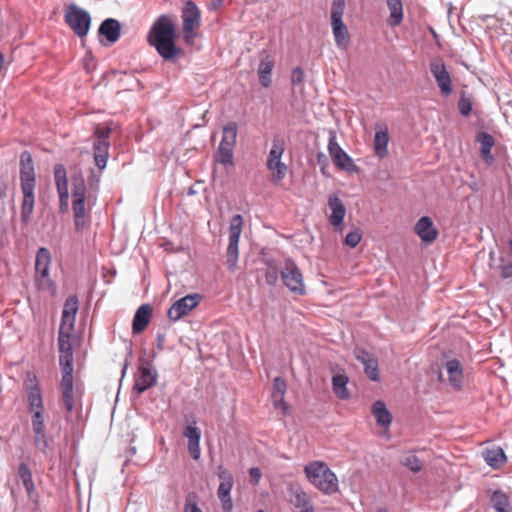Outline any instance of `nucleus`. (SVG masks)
I'll list each match as a JSON object with an SVG mask.
<instances>
[{
    "mask_svg": "<svg viewBox=\"0 0 512 512\" xmlns=\"http://www.w3.org/2000/svg\"><path fill=\"white\" fill-rule=\"evenodd\" d=\"M20 187L23 195L20 207V221L27 226L31 222L35 207L36 178L31 154L24 151L20 155Z\"/></svg>",
    "mask_w": 512,
    "mask_h": 512,
    "instance_id": "f257e3e1",
    "label": "nucleus"
},
{
    "mask_svg": "<svg viewBox=\"0 0 512 512\" xmlns=\"http://www.w3.org/2000/svg\"><path fill=\"white\" fill-rule=\"evenodd\" d=\"M148 43L165 60H174L181 50L175 45V28L172 20L161 15L152 25L148 34Z\"/></svg>",
    "mask_w": 512,
    "mask_h": 512,
    "instance_id": "f03ea898",
    "label": "nucleus"
},
{
    "mask_svg": "<svg viewBox=\"0 0 512 512\" xmlns=\"http://www.w3.org/2000/svg\"><path fill=\"white\" fill-rule=\"evenodd\" d=\"M148 43L165 60H174L181 50L175 45V28L172 20L161 15L152 25L148 34Z\"/></svg>",
    "mask_w": 512,
    "mask_h": 512,
    "instance_id": "7ed1b4c3",
    "label": "nucleus"
},
{
    "mask_svg": "<svg viewBox=\"0 0 512 512\" xmlns=\"http://www.w3.org/2000/svg\"><path fill=\"white\" fill-rule=\"evenodd\" d=\"M304 473L307 480L323 494L331 495L338 491V478L325 462L312 461L306 464Z\"/></svg>",
    "mask_w": 512,
    "mask_h": 512,
    "instance_id": "20e7f679",
    "label": "nucleus"
},
{
    "mask_svg": "<svg viewBox=\"0 0 512 512\" xmlns=\"http://www.w3.org/2000/svg\"><path fill=\"white\" fill-rule=\"evenodd\" d=\"M237 134L238 127L235 122L230 121L223 126L222 139L214 155L217 163L223 166L233 165Z\"/></svg>",
    "mask_w": 512,
    "mask_h": 512,
    "instance_id": "39448f33",
    "label": "nucleus"
},
{
    "mask_svg": "<svg viewBox=\"0 0 512 512\" xmlns=\"http://www.w3.org/2000/svg\"><path fill=\"white\" fill-rule=\"evenodd\" d=\"M345 0H333L331 6V26L335 43L338 48L345 49L349 42V32L343 22Z\"/></svg>",
    "mask_w": 512,
    "mask_h": 512,
    "instance_id": "423d86ee",
    "label": "nucleus"
},
{
    "mask_svg": "<svg viewBox=\"0 0 512 512\" xmlns=\"http://www.w3.org/2000/svg\"><path fill=\"white\" fill-rule=\"evenodd\" d=\"M280 275L284 286L291 293L299 296L306 294L303 274L294 260L290 258L285 260Z\"/></svg>",
    "mask_w": 512,
    "mask_h": 512,
    "instance_id": "0eeeda50",
    "label": "nucleus"
},
{
    "mask_svg": "<svg viewBox=\"0 0 512 512\" xmlns=\"http://www.w3.org/2000/svg\"><path fill=\"white\" fill-rule=\"evenodd\" d=\"M243 217L236 214L231 218L229 226V242L227 247V265L228 269L234 272L237 268L239 257V240L242 232Z\"/></svg>",
    "mask_w": 512,
    "mask_h": 512,
    "instance_id": "6e6552de",
    "label": "nucleus"
},
{
    "mask_svg": "<svg viewBox=\"0 0 512 512\" xmlns=\"http://www.w3.org/2000/svg\"><path fill=\"white\" fill-rule=\"evenodd\" d=\"M65 22L80 38L86 36L91 26L90 14L76 4H70L65 10Z\"/></svg>",
    "mask_w": 512,
    "mask_h": 512,
    "instance_id": "1a4fd4ad",
    "label": "nucleus"
},
{
    "mask_svg": "<svg viewBox=\"0 0 512 512\" xmlns=\"http://www.w3.org/2000/svg\"><path fill=\"white\" fill-rule=\"evenodd\" d=\"M183 38L187 44H192L196 37L195 30L201 23V12L197 5L189 0L182 9Z\"/></svg>",
    "mask_w": 512,
    "mask_h": 512,
    "instance_id": "9d476101",
    "label": "nucleus"
},
{
    "mask_svg": "<svg viewBox=\"0 0 512 512\" xmlns=\"http://www.w3.org/2000/svg\"><path fill=\"white\" fill-rule=\"evenodd\" d=\"M284 151V139L281 137H275L272 141V147L268 155L267 167L269 170L273 171V179L277 182L283 180L287 172V165L281 161Z\"/></svg>",
    "mask_w": 512,
    "mask_h": 512,
    "instance_id": "9b49d317",
    "label": "nucleus"
},
{
    "mask_svg": "<svg viewBox=\"0 0 512 512\" xmlns=\"http://www.w3.org/2000/svg\"><path fill=\"white\" fill-rule=\"evenodd\" d=\"M430 72L444 96H448L453 91L452 79L446 69L442 59H434L430 62Z\"/></svg>",
    "mask_w": 512,
    "mask_h": 512,
    "instance_id": "f8f14e48",
    "label": "nucleus"
},
{
    "mask_svg": "<svg viewBox=\"0 0 512 512\" xmlns=\"http://www.w3.org/2000/svg\"><path fill=\"white\" fill-rule=\"evenodd\" d=\"M199 294H189L178 299L168 310V317L172 321H178L192 311L200 301Z\"/></svg>",
    "mask_w": 512,
    "mask_h": 512,
    "instance_id": "ddd939ff",
    "label": "nucleus"
},
{
    "mask_svg": "<svg viewBox=\"0 0 512 512\" xmlns=\"http://www.w3.org/2000/svg\"><path fill=\"white\" fill-rule=\"evenodd\" d=\"M158 373L148 362L139 367V375L135 380L133 390L141 394L156 385Z\"/></svg>",
    "mask_w": 512,
    "mask_h": 512,
    "instance_id": "4468645a",
    "label": "nucleus"
},
{
    "mask_svg": "<svg viewBox=\"0 0 512 512\" xmlns=\"http://www.w3.org/2000/svg\"><path fill=\"white\" fill-rule=\"evenodd\" d=\"M54 178L59 195L60 210L62 212L68 209L69 190L66 168L62 164H57L54 167Z\"/></svg>",
    "mask_w": 512,
    "mask_h": 512,
    "instance_id": "2eb2a0df",
    "label": "nucleus"
},
{
    "mask_svg": "<svg viewBox=\"0 0 512 512\" xmlns=\"http://www.w3.org/2000/svg\"><path fill=\"white\" fill-rule=\"evenodd\" d=\"M259 65L257 75L263 88H269L272 84V71L274 69V59L267 51H262L259 55Z\"/></svg>",
    "mask_w": 512,
    "mask_h": 512,
    "instance_id": "dca6fc26",
    "label": "nucleus"
},
{
    "mask_svg": "<svg viewBox=\"0 0 512 512\" xmlns=\"http://www.w3.org/2000/svg\"><path fill=\"white\" fill-rule=\"evenodd\" d=\"M290 502L299 509L300 512H314L310 496L299 486H291L289 489Z\"/></svg>",
    "mask_w": 512,
    "mask_h": 512,
    "instance_id": "f3484780",
    "label": "nucleus"
},
{
    "mask_svg": "<svg viewBox=\"0 0 512 512\" xmlns=\"http://www.w3.org/2000/svg\"><path fill=\"white\" fill-rule=\"evenodd\" d=\"M414 231L425 243H431L438 237V230L428 216H423L416 222Z\"/></svg>",
    "mask_w": 512,
    "mask_h": 512,
    "instance_id": "a211bd4d",
    "label": "nucleus"
},
{
    "mask_svg": "<svg viewBox=\"0 0 512 512\" xmlns=\"http://www.w3.org/2000/svg\"><path fill=\"white\" fill-rule=\"evenodd\" d=\"M152 307L149 304L141 305L135 312L132 321V333L138 335L143 332L150 323Z\"/></svg>",
    "mask_w": 512,
    "mask_h": 512,
    "instance_id": "6ab92c4d",
    "label": "nucleus"
},
{
    "mask_svg": "<svg viewBox=\"0 0 512 512\" xmlns=\"http://www.w3.org/2000/svg\"><path fill=\"white\" fill-rule=\"evenodd\" d=\"M98 33L104 36L108 42L115 43L121 36V23L115 18H106L100 24Z\"/></svg>",
    "mask_w": 512,
    "mask_h": 512,
    "instance_id": "aec40b11",
    "label": "nucleus"
},
{
    "mask_svg": "<svg viewBox=\"0 0 512 512\" xmlns=\"http://www.w3.org/2000/svg\"><path fill=\"white\" fill-rule=\"evenodd\" d=\"M184 436L188 439V450L191 457L198 460L201 455L200 439L201 431L194 425H187L183 431Z\"/></svg>",
    "mask_w": 512,
    "mask_h": 512,
    "instance_id": "412c9836",
    "label": "nucleus"
},
{
    "mask_svg": "<svg viewBox=\"0 0 512 512\" xmlns=\"http://www.w3.org/2000/svg\"><path fill=\"white\" fill-rule=\"evenodd\" d=\"M328 206L331 210L329 216V222L334 227H339L344 220L346 214V208L343 202L335 195H331L328 198Z\"/></svg>",
    "mask_w": 512,
    "mask_h": 512,
    "instance_id": "4be33fe9",
    "label": "nucleus"
},
{
    "mask_svg": "<svg viewBox=\"0 0 512 512\" xmlns=\"http://www.w3.org/2000/svg\"><path fill=\"white\" fill-rule=\"evenodd\" d=\"M19 477L27 492L28 498L33 503H37L38 494L35 490V485L32 478V472L26 463H20L18 468Z\"/></svg>",
    "mask_w": 512,
    "mask_h": 512,
    "instance_id": "5701e85b",
    "label": "nucleus"
},
{
    "mask_svg": "<svg viewBox=\"0 0 512 512\" xmlns=\"http://www.w3.org/2000/svg\"><path fill=\"white\" fill-rule=\"evenodd\" d=\"M476 141L480 144V155L484 162L488 165L492 164L494 157L491 150L495 144L493 136L486 132H480L476 136Z\"/></svg>",
    "mask_w": 512,
    "mask_h": 512,
    "instance_id": "b1692460",
    "label": "nucleus"
},
{
    "mask_svg": "<svg viewBox=\"0 0 512 512\" xmlns=\"http://www.w3.org/2000/svg\"><path fill=\"white\" fill-rule=\"evenodd\" d=\"M110 143L94 141L93 142V158L95 165L102 172L107 165L109 158Z\"/></svg>",
    "mask_w": 512,
    "mask_h": 512,
    "instance_id": "393cba45",
    "label": "nucleus"
},
{
    "mask_svg": "<svg viewBox=\"0 0 512 512\" xmlns=\"http://www.w3.org/2000/svg\"><path fill=\"white\" fill-rule=\"evenodd\" d=\"M483 458L486 463L494 469L502 467L507 461L504 450L499 446L484 450Z\"/></svg>",
    "mask_w": 512,
    "mask_h": 512,
    "instance_id": "a878e982",
    "label": "nucleus"
},
{
    "mask_svg": "<svg viewBox=\"0 0 512 512\" xmlns=\"http://www.w3.org/2000/svg\"><path fill=\"white\" fill-rule=\"evenodd\" d=\"M51 264V254L45 247L38 249L35 260V270L37 276H49V269Z\"/></svg>",
    "mask_w": 512,
    "mask_h": 512,
    "instance_id": "bb28decb",
    "label": "nucleus"
},
{
    "mask_svg": "<svg viewBox=\"0 0 512 512\" xmlns=\"http://www.w3.org/2000/svg\"><path fill=\"white\" fill-rule=\"evenodd\" d=\"M446 371L451 386L459 389L463 382V368L460 361L456 359L447 361Z\"/></svg>",
    "mask_w": 512,
    "mask_h": 512,
    "instance_id": "cd10ccee",
    "label": "nucleus"
},
{
    "mask_svg": "<svg viewBox=\"0 0 512 512\" xmlns=\"http://www.w3.org/2000/svg\"><path fill=\"white\" fill-rule=\"evenodd\" d=\"M378 129L375 133L374 138V148L375 153L379 157H384L387 155L388 150V142H389V135H388V129L385 125H377Z\"/></svg>",
    "mask_w": 512,
    "mask_h": 512,
    "instance_id": "c85d7f7f",
    "label": "nucleus"
},
{
    "mask_svg": "<svg viewBox=\"0 0 512 512\" xmlns=\"http://www.w3.org/2000/svg\"><path fill=\"white\" fill-rule=\"evenodd\" d=\"M60 387L64 407L67 412H72L76 405L73 379H61Z\"/></svg>",
    "mask_w": 512,
    "mask_h": 512,
    "instance_id": "c756f323",
    "label": "nucleus"
},
{
    "mask_svg": "<svg viewBox=\"0 0 512 512\" xmlns=\"http://www.w3.org/2000/svg\"><path fill=\"white\" fill-rule=\"evenodd\" d=\"M372 414L374 415L378 426L385 428H388L390 426L392 416L391 413L386 408V405L383 401L378 400L373 403Z\"/></svg>",
    "mask_w": 512,
    "mask_h": 512,
    "instance_id": "7c9ffc66",
    "label": "nucleus"
},
{
    "mask_svg": "<svg viewBox=\"0 0 512 512\" xmlns=\"http://www.w3.org/2000/svg\"><path fill=\"white\" fill-rule=\"evenodd\" d=\"M390 15L387 19L388 25L395 27L400 25L403 20L402 0H386Z\"/></svg>",
    "mask_w": 512,
    "mask_h": 512,
    "instance_id": "2f4dec72",
    "label": "nucleus"
},
{
    "mask_svg": "<svg viewBox=\"0 0 512 512\" xmlns=\"http://www.w3.org/2000/svg\"><path fill=\"white\" fill-rule=\"evenodd\" d=\"M233 488V484L230 481L221 482L219 484L217 495L220 500L222 509L225 512H230L233 508V502L231 498V490Z\"/></svg>",
    "mask_w": 512,
    "mask_h": 512,
    "instance_id": "473e14b6",
    "label": "nucleus"
},
{
    "mask_svg": "<svg viewBox=\"0 0 512 512\" xmlns=\"http://www.w3.org/2000/svg\"><path fill=\"white\" fill-rule=\"evenodd\" d=\"M348 377L344 374H336L332 378V388L335 395L340 399H348L350 393L347 389Z\"/></svg>",
    "mask_w": 512,
    "mask_h": 512,
    "instance_id": "72a5a7b5",
    "label": "nucleus"
},
{
    "mask_svg": "<svg viewBox=\"0 0 512 512\" xmlns=\"http://www.w3.org/2000/svg\"><path fill=\"white\" fill-rule=\"evenodd\" d=\"M59 365L62 379H73V353H60Z\"/></svg>",
    "mask_w": 512,
    "mask_h": 512,
    "instance_id": "f704fd0d",
    "label": "nucleus"
},
{
    "mask_svg": "<svg viewBox=\"0 0 512 512\" xmlns=\"http://www.w3.org/2000/svg\"><path fill=\"white\" fill-rule=\"evenodd\" d=\"M27 400L29 412L44 409L42 394L38 387H32L29 390Z\"/></svg>",
    "mask_w": 512,
    "mask_h": 512,
    "instance_id": "c9c22d12",
    "label": "nucleus"
},
{
    "mask_svg": "<svg viewBox=\"0 0 512 512\" xmlns=\"http://www.w3.org/2000/svg\"><path fill=\"white\" fill-rule=\"evenodd\" d=\"M491 502L496 512L511 510L507 495L500 490L492 494Z\"/></svg>",
    "mask_w": 512,
    "mask_h": 512,
    "instance_id": "e433bc0d",
    "label": "nucleus"
},
{
    "mask_svg": "<svg viewBox=\"0 0 512 512\" xmlns=\"http://www.w3.org/2000/svg\"><path fill=\"white\" fill-rule=\"evenodd\" d=\"M113 122H106L97 124L94 128L93 135L95 137L94 141L106 142L110 143L109 138L110 134L113 130Z\"/></svg>",
    "mask_w": 512,
    "mask_h": 512,
    "instance_id": "4c0bfd02",
    "label": "nucleus"
},
{
    "mask_svg": "<svg viewBox=\"0 0 512 512\" xmlns=\"http://www.w3.org/2000/svg\"><path fill=\"white\" fill-rule=\"evenodd\" d=\"M333 163L340 169L348 172H354L357 170V166L354 164V161L345 151L341 152L339 155H335Z\"/></svg>",
    "mask_w": 512,
    "mask_h": 512,
    "instance_id": "58836bf2",
    "label": "nucleus"
},
{
    "mask_svg": "<svg viewBox=\"0 0 512 512\" xmlns=\"http://www.w3.org/2000/svg\"><path fill=\"white\" fill-rule=\"evenodd\" d=\"M72 206L75 228L79 230L83 225V218L85 216V199H74Z\"/></svg>",
    "mask_w": 512,
    "mask_h": 512,
    "instance_id": "ea45409f",
    "label": "nucleus"
},
{
    "mask_svg": "<svg viewBox=\"0 0 512 512\" xmlns=\"http://www.w3.org/2000/svg\"><path fill=\"white\" fill-rule=\"evenodd\" d=\"M33 433H34V444H35L36 448L40 452L46 453V451L49 447L46 428L34 429Z\"/></svg>",
    "mask_w": 512,
    "mask_h": 512,
    "instance_id": "a19ab883",
    "label": "nucleus"
},
{
    "mask_svg": "<svg viewBox=\"0 0 512 512\" xmlns=\"http://www.w3.org/2000/svg\"><path fill=\"white\" fill-rule=\"evenodd\" d=\"M473 107V99L466 92H462L458 101V109L462 116H469Z\"/></svg>",
    "mask_w": 512,
    "mask_h": 512,
    "instance_id": "79ce46f5",
    "label": "nucleus"
},
{
    "mask_svg": "<svg viewBox=\"0 0 512 512\" xmlns=\"http://www.w3.org/2000/svg\"><path fill=\"white\" fill-rule=\"evenodd\" d=\"M363 367L365 374L371 381L376 382L379 380L378 361L375 357L368 360Z\"/></svg>",
    "mask_w": 512,
    "mask_h": 512,
    "instance_id": "37998d69",
    "label": "nucleus"
},
{
    "mask_svg": "<svg viewBox=\"0 0 512 512\" xmlns=\"http://www.w3.org/2000/svg\"><path fill=\"white\" fill-rule=\"evenodd\" d=\"M401 464L414 473L420 472L423 467L422 461L412 454L405 456L402 459Z\"/></svg>",
    "mask_w": 512,
    "mask_h": 512,
    "instance_id": "c03bdc74",
    "label": "nucleus"
},
{
    "mask_svg": "<svg viewBox=\"0 0 512 512\" xmlns=\"http://www.w3.org/2000/svg\"><path fill=\"white\" fill-rule=\"evenodd\" d=\"M70 337H71V333L59 332L58 347H59L60 353H73Z\"/></svg>",
    "mask_w": 512,
    "mask_h": 512,
    "instance_id": "a18cd8bd",
    "label": "nucleus"
},
{
    "mask_svg": "<svg viewBox=\"0 0 512 512\" xmlns=\"http://www.w3.org/2000/svg\"><path fill=\"white\" fill-rule=\"evenodd\" d=\"M72 195L74 199H86V185L81 176L74 180Z\"/></svg>",
    "mask_w": 512,
    "mask_h": 512,
    "instance_id": "49530a36",
    "label": "nucleus"
},
{
    "mask_svg": "<svg viewBox=\"0 0 512 512\" xmlns=\"http://www.w3.org/2000/svg\"><path fill=\"white\" fill-rule=\"evenodd\" d=\"M78 304H79V301H78L77 296H74V295L69 296L64 303V308H63L62 314H65V317H67V315L76 316L77 311H78Z\"/></svg>",
    "mask_w": 512,
    "mask_h": 512,
    "instance_id": "de8ad7c7",
    "label": "nucleus"
},
{
    "mask_svg": "<svg viewBox=\"0 0 512 512\" xmlns=\"http://www.w3.org/2000/svg\"><path fill=\"white\" fill-rule=\"evenodd\" d=\"M75 318L76 316L74 315H67L65 317V314H62L59 332L71 333L74 329Z\"/></svg>",
    "mask_w": 512,
    "mask_h": 512,
    "instance_id": "09e8293b",
    "label": "nucleus"
},
{
    "mask_svg": "<svg viewBox=\"0 0 512 512\" xmlns=\"http://www.w3.org/2000/svg\"><path fill=\"white\" fill-rule=\"evenodd\" d=\"M31 414L32 429L45 428L44 409L29 412Z\"/></svg>",
    "mask_w": 512,
    "mask_h": 512,
    "instance_id": "8fccbe9b",
    "label": "nucleus"
},
{
    "mask_svg": "<svg viewBox=\"0 0 512 512\" xmlns=\"http://www.w3.org/2000/svg\"><path fill=\"white\" fill-rule=\"evenodd\" d=\"M286 392V382L281 377H276L273 381L272 398L284 396Z\"/></svg>",
    "mask_w": 512,
    "mask_h": 512,
    "instance_id": "3c124183",
    "label": "nucleus"
},
{
    "mask_svg": "<svg viewBox=\"0 0 512 512\" xmlns=\"http://www.w3.org/2000/svg\"><path fill=\"white\" fill-rule=\"evenodd\" d=\"M362 239V234L359 229L349 232L345 237V244L350 248L356 247Z\"/></svg>",
    "mask_w": 512,
    "mask_h": 512,
    "instance_id": "603ef678",
    "label": "nucleus"
},
{
    "mask_svg": "<svg viewBox=\"0 0 512 512\" xmlns=\"http://www.w3.org/2000/svg\"><path fill=\"white\" fill-rule=\"evenodd\" d=\"M343 151L344 150L336 142V137L334 135H331L328 143V152L332 160L335 158V155H339Z\"/></svg>",
    "mask_w": 512,
    "mask_h": 512,
    "instance_id": "864d4df0",
    "label": "nucleus"
},
{
    "mask_svg": "<svg viewBox=\"0 0 512 512\" xmlns=\"http://www.w3.org/2000/svg\"><path fill=\"white\" fill-rule=\"evenodd\" d=\"M279 273L276 267H269L265 272V281L269 285H275L278 281Z\"/></svg>",
    "mask_w": 512,
    "mask_h": 512,
    "instance_id": "5fc2aeb1",
    "label": "nucleus"
},
{
    "mask_svg": "<svg viewBox=\"0 0 512 512\" xmlns=\"http://www.w3.org/2000/svg\"><path fill=\"white\" fill-rule=\"evenodd\" d=\"M36 283H37L38 289L42 290V291H48L53 287V282L51 281L49 276H46V277L37 276Z\"/></svg>",
    "mask_w": 512,
    "mask_h": 512,
    "instance_id": "6e6d98bb",
    "label": "nucleus"
},
{
    "mask_svg": "<svg viewBox=\"0 0 512 512\" xmlns=\"http://www.w3.org/2000/svg\"><path fill=\"white\" fill-rule=\"evenodd\" d=\"M304 72L301 67H296L292 70L291 83L293 86L299 85L303 82Z\"/></svg>",
    "mask_w": 512,
    "mask_h": 512,
    "instance_id": "4d7b16f0",
    "label": "nucleus"
},
{
    "mask_svg": "<svg viewBox=\"0 0 512 512\" xmlns=\"http://www.w3.org/2000/svg\"><path fill=\"white\" fill-rule=\"evenodd\" d=\"M355 357L362 365H365V363L374 356L363 349H357L355 351Z\"/></svg>",
    "mask_w": 512,
    "mask_h": 512,
    "instance_id": "13d9d810",
    "label": "nucleus"
},
{
    "mask_svg": "<svg viewBox=\"0 0 512 512\" xmlns=\"http://www.w3.org/2000/svg\"><path fill=\"white\" fill-rule=\"evenodd\" d=\"M273 405L277 409H281L283 414L288 413V404L284 400V396L272 398Z\"/></svg>",
    "mask_w": 512,
    "mask_h": 512,
    "instance_id": "bf43d9fd",
    "label": "nucleus"
},
{
    "mask_svg": "<svg viewBox=\"0 0 512 512\" xmlns=\"http://www.w3.org/2000/svg\"><path fill=\"white\" fill-rule=\"evenodd\" d=\"M184 512H202L201 509L198 507L197 503L191 499L189 496L186 499L185 506H184Z\"/></svg>",
    "mask_w": 512,
    "mask_h": 512,
    "instance_id": "052dcab7",
    "label": "nucleus"
},
{
    "mask_svg": "<svg viewBox=\"0 0 512 512\" xmlns=\"http://www.w3.org/2000/svg\"><path fill=\"white\" fill-rule=\"evenodd\" d=\"M218 477L222 480V482L230 481L231 484H234L233 476L222 466H219L218 468Z\"/></svg>",
    "mask_w": 512,
    "mask_h": 512,
    "instance_id": "680f3d73",
    "label": "nucleus"
},
{
    "mask_svg": "<svg viewBox=\"0 0 512 512\" xmlns=\"http://www.w3.org/2000/svg\"><path fill=\"white\" fill-rule=\"evenodd\" d=\"M249 476L250 480L254 485H257L260 481V478L262 476L261 471L257 467H253L249 470Z\"/></svg>",
    "mask_w": 512,
    "mask_h": 512,
    "instance_id": "e2e57ef3",
    "label": "nucleus"
},
{
    "mask_svg": "<svg viewBox=\"0 0 512 512\" xmlns=\"http://www.w3.org/2000/svg\"><path fill=\"white\" fill-rule=\"evenodd\" d=\"M100 179H101V172L99 173V175H96L92 172L91 176L88 179L90 188L97 191L99 188Z\"/></svg>",
    "mask_w": 512,
    "mask_h": 512,
    "instance_id": "0e129e2a",
    "label": "nucleus"
},
{
    "mask_svg": "<svg viewBox=\"0 0 512 512\" xmlns=\"http://www.w3.org/2000/svg\"><path fill=\"white\" fill-rule=\"evenodd\" d=\"M501 275L505 279L512 277V263L501 266Z\"/></svg>",
    "mask_w": 512,
    "mask_h": 512,
    "instance_id": "69168bd1",
    "label": "nucleus"
},
{
    "mask_svg": "<svg viewBox=\"0 0 512 512\" xmlns=\"http://www.w3.org/2000/svg\"><path fill=\"white\" fill-rule=\"evenodd\" d=\"M156 341H157V347L159 349H162L164 341H165V336L161 333H158L156 336Z\"/></svg>",
    "mask_w": 512,
    "mask_h": 512,
    "instance_id": "338daca9",
    "label": "nucleus"
},
{
    "mask_svg": "<svg viewBox=\"0 0 512 512\" xmlns=\"http://www.w3.org/2000/svg\"><path fill=\"white\" fill-rule=\"evenodd\" d=\"M222 5V0H213L211 2V8L216 9L217 7Z\"/></svg>",
    "mask_w": 512,
    "mask_h": 512,
    "instance_id": "774afa93",
    "label": "nucleus"
}]
</instances>
